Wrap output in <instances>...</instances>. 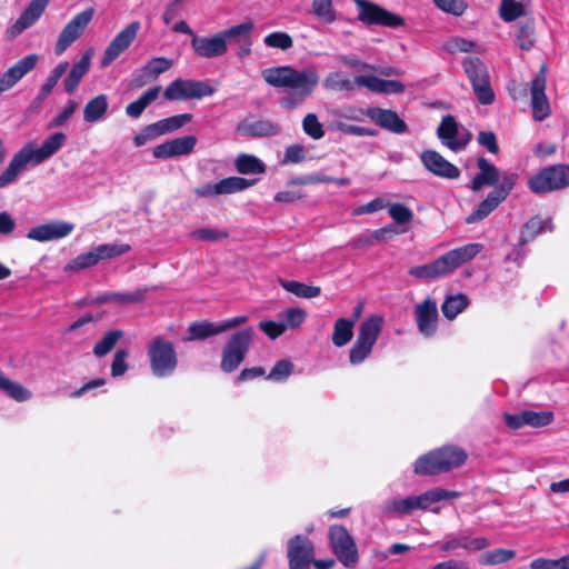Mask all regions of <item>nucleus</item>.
<instances>
[{
	"instance_id": "nucleus-1",
	"label": "nucleus",
	"mask_w": 569,
	"mask_h": 569,
	"mask_svg": "<svg viewBox=\"0 0 569 569\" xmlns=\"http://www.w3.org/2000/svg\"><path fill=\"white\" fill-rule=\"evenodd\" d=\"M263 80L271 87L289 89L281 97V106L295 109L302 104L317 88L320 76L316 67L309 66L297 70L291 66H280L264 69Z\"/></svg>"
},
{
	"instance_id": "nucleus-2",
	"label": "nucleus",
	"mask_w": 569,
	"mask_h": 569,
	"mask_svg": "<svg viewBox=\"0 0 569 569\" xmlns=\"http://www.w3.org/2000/svg\"><path fill=\"white\" fill-rule=\"evenodd\" d=\"M67 136L56 132L48 137L40 148L34 143L24 144L10 160L6 170L0 174V189L13 183L29 164H40L51 158L64 144Z\"/></svg>"
},
{
	"instance_id": "nucleus-3",
	"label": "nucleus",
	"mask_w": 569,
	"mask_h": 569,
	"mask_svg": "<svg viewBox=\"0 0 569 569\" xmlns=\"http://www.w3.org/2000/svg\"><path fill=\"white\" fill-rule=\"evenodd\" d=\"M482 249L481 243L465 244L446 252L429 263L410 268L409 274L419 280H433L450 276L459 267L472 260Z\"/></svg>"
},
{
	"instance_id": "nucleus-4",
	"label": "nucleus",
	"mask_w": 569,
	"mask_h": 569,
	"mask_svg": "<svg viewBox=\"0 0 569 569\" xmlns=\"http://www.w3.org/2000/svg\"><path fill=\"white\" fill-rule=\"evenodd\" d=\"M467 453L463 449L447 446L419 457L415 462V472L421 476H433L448 472L465 463Z\"/></svg>"
},
{
	"instance_id": "nucleus-5",
	"label": "nucleus",
	"mask_w": 569,
	"mask_h": 569,
	"mask_svg": "<svg viewBox=\"0 0 569 569\" xmlns=\"http://www.w3.org/2000/svg\"><path fill=\"white\" fill-rule=\"evenodd\" d=\"M383 323L385 319L379 315H372L361 322L357 339L349 352V360L352 365H360L370 356Z\"/></svg>"
},
{
	"instance_id": "nucleus-6",
	"label": "nucleus",
	"mask_w": 569,
	"mask_h": 569,
	"mask_svg": "<svg viewBox=\"0 0 569 569\" xmlns=\"http://www.w3.org/2000/svg\"><path fill=\"white\" fill-rule=\"evenodd\" d=\"M569 186V166L546 167L528 181L529 189L536 194L548 193Z\"/></svg>"
},
{
	"instance_id": "nucleus-7",
	"label": "nucleus",
	"mask_w": 569,
	"mask_h": 569,
	"mask_svg": "<svg viewBox=\"0 0 569 569\" xmlns=\"http://www.w3.org/2000/svg\"><path fill=\"white\" fill-rule=\"evenodd\" d=\"M463 69L472 84L477 100L481 104H491L495 100V92L485 63L479 58L468 57L463 60Z\"/></svg>"
},
{
	"instance_id": "nucleus-8",
	"label": "nucleus",
	"mask_w": 569,
	"mask_h": 569,
	"mask_svg": "<svg viewBox=\"0 0 569 569\" xmlns=\"http://www.w3.org/2000/svg\"><path fill=\"white\" fill-rule=\"evenodd\" d=\"M148 357L152 372L157 377L171 375L178 363L173 345L162 338H156L148 348Z\"/></svg>"
},
{
	"instance_id": "nucleus-9",
	"label": "nucleus",
	"mask_w": 569,
	"mask_h": 569,
	"mask_svg": "<svg viewBox=\"0 0 569 569\" xmlns=\"http://www.w3.org/2000/svg\"><path fill=\"white\" fill-rule=\"evenodd\" d=\"M329 540L332 552L337 559L347 568H355L359 561L357 545L342 526H331L329 528Z\"/></svg>"
},
{
	"instance_id": "nucleus-10",
	"label": "nucleus",
	"mask_w": 569,
	"mask_h": 569,
	"mask_svg": "<svg viewBox=\"0 0 569 569\" xmlns=\"http://www.w3.org/2000/svg\"><path fill=\"white\" fill-rule=\"evenodd\" d=\"M358 20L368 26L398 28L405 24L402 17L395 14L368 0H355Z\"/></svg>"
},
{
	"instance_id": "nucleus-11",
	"label": "nucleus",
	"mask_w": 569,
	"mask_h": 569,
	"mask_svg": "<svg viewBox=\"0 0 569 569\" xmlns=\"http://www.w3.org/2000/svg\"><path fill=\"white\" fill-rule=\"evenodd\" d=\"M214 88L201 80L176 79L164 90L166 100L180 101L212 96Z\"/></svg>"
},
{
	"instance_id": "nucleus-12",
	"label": "nucleus",
	"mask_w": 569,
	"mask_h": 569,
	"mask_svg": "<svg viewBox=\"0 0 569 569\" xmlns=\"http://www.w3.org/2000/svg\"><path fill=\"white\" fill-rule=\"evenodd\" d=\"M93 8H88L76 14L61 30L56 46V54H62L74 41H77L84 32L91 20L93 19Z\"/></svg>"
},
{
	"instance_id": "nucleus-13",
	"label": "nucleus",
	"mask_w": 569,
	"mask_h": 569,
	"mask_svg": "<svg viewBox=\"0 0 569 569\" xmlns=\"http://www.w3.org/2000/svg\"><path fill=\"white\" fill-rule=\"evenodd\" d=\"M315 555V545L306 536L296 535L287 542L289 569H310Z\"/></svg>"
},
{
	"instance_id": "nucleus-14",
	"label": "nucleus",
	"mask_w": 569,
	"mask_h": 569,
	"mask_svg": "<svg viewBox=\"0 0 569 569\" xmlns=\"http://www.w3.org/2000/svg\"><path fill=\"white\" fill-rule=\"evenodd\" d=\"M140 29V22L132 21L119 31L103 51L101 67H109L118 57H120L133 43Z\"/></svg>"
},
{
	"instance_id": "nucleus-15",
	"label": "nucleus",
	"mask_w": 569,
	"mask_h": 569,
	"mask_svg": "<svg viewBox=\"0 0 569 569\" xmlns=\"http://www.w3.org/2000/svg\"><path fill=\"white\" fill-rule=\"evenodd\" d=\"M415 319L419 332L429 338L432 337L438 328V306L437 301L427 297L422 302L415 307Z\"/></svg>"
},
{
	"instance_id": "nucleus-16",
	"label": "nucleus",
	"mask_w": 569,
	"mask_h": 569,
	"mask_svg": "<svg viewBox=\"0 0 569 569\" xmlns=\"http://www.w3.org/2000/svg\"><path fill=\"white\" fill-rule=\"evenodd\" d=\"M438 138L452 151H459L470 141L469 132H460L458 123L452 116H446L437 130Z\"/></svg>"
},
{
	"instance_id": "nucleus-17",
	"label": "nucleus",
	"mask_w": 569,
	"mask_h": 569,
	"mask_svg": "<svg viewBox=\"0 0 569 569\" xmlns=\"http://www.w3.org/2000/svg\"><path fill=\"white\" fill-rule=\"evenodd\" d=\"M197 141V137L191 134L173 138L156 146L152 150V154L157 159L188 156L193 152Z\"/></svg>"
},
{
	"instance_id": "nucleus-18",
	"label": "nucleus",
	"mask_w": 569,
	"mask_h": 569,
	"mask_svg": "<svg viewBox=\"0 0 569 569\" xmlns=\"http://www.w3.org/2000/svg\"><path fill=\"white\" fill-rule=\"evenodd\" d=\"M39 61L36 53L28 54L18 60L12 67L0 76V96L13 88L27 73L32 71Z\"/></svg>"
},
{
	"instance_id": "nucleus-19",
	"label": "nucleus",
	"mask_w": 569,
	"mask_h": 569,
	"mask_svg": "<svg viewBox=\"0 0 569 569\" xmlns=\"http://www.w3.org/2000/svg\"><path fill=\"white\" fill-rule=\"evenodd\" d=\"M74 229V224L66 221H53L31 228L27 238L38 242L60 240L68 237Z\"/></svg>"
},
{
	"instance_id": "nucleus-20",
	"label": "nucleus",
	"mask_w": 569,
	"mask_h": 569,
	"mask_svg": "<svg viewBox=\"0 0 569 569\" xmlns=\"http://www.w3.org/2000/svg\"><path fill=\"white\" fill-rule=\"evenodd\" d=\"M191 47L197 57L204 59L219 58L228 52V47L219 32L209 37L193 36Z\"/></svg>"
},
{
	"instance_id": "nucleus-21",
	"label": "nucleus",
	"mask_w": 569,
	"mask_h": 569,
	"mask_svg": "<svg viewBox=\"0 0 569 569\" xmlns=\"http://www.w3.org/2000/svg\"><path fill=\"white\" fill-rule=\"evenodd\" d=\"M423 167L432 174L445 179H457L460 176L458 167L446 160L439 152L426 150L420 154Z\"/></svg>"
},
{
	"instance_id": "nucleus-22",
	"label": "nucleus",
	"mask_w": 569,
	"mask_h": 569,
	"mask_svg": "<svg viewBox=\"0 0 569 569\" xmlns=\"http://www.w3.org/2000/svg\"><path fill=\"white\" fill-rule=\"evenodd\" d=\"M546 72L541 69L531 81V108L535 120L542 121L550 114V106L545 93Z\"/></svg>"
},
{
	"instance_id": "nucleus-23",
	"label": "nucleus",
	"mask_w": 569,
	"mask_h": 569,
	"mask_svg": "<svg viewBox=\"0 0 569 569\" xmlns=\"http://www.w3.org/2000/svg\"><path fill=\"white\" fill-rule=\"evenodd\" d=\"M49 2L50 0H31L17 21L7 30L8 36L16 38L33 26L40 19Z\"/></svg>"
},
{
	"instance_id": "nucleus-24",
	"label": "nucleus",
	"mask_w": 569,
	"mask_h": 569,
	"mask_svg": "<svg viewBox=\"0 0 569 569\" xmlns=\"http://www.w3.org/2000/svg\"><path fill=\"white\" fill-rule=\"evenodd\" d=\"M366 116L380 128L392 133L402 134L408 131L407 123L393 110L371 107L366 110Z\"/></svg>"
},
{
	"instance_id": "nucleus-25",
	"label": "nucleus",
	"mask_w": 569,
	"mask_h": 569,
	"mask_svg": "<svg viewBox=\"0 0 569 569\" xmlns=\"http://www.w3.org/2000/svg\"><path fill=\"white\" fill-rule=\"evenodd\" d=\"M93 57V49L86 50L78 62H76L68 76L63 80L64 90L68 93H73L80 84L82 78L89 72L91 60Z\"/></svg>"
},
{
	"instance_id": "nucleus-26",
	"label": "nucleus",
	"mask_w": 569,
	"mask_h": 569,
	"mask_svg": "<svg viewBox=\"0 0 569 569\" xmlns=\"http://www.w3.org/2000/svg\"><path fill=\"white\" fill-rule=\"evenodd\" d=\"M355 83L377 93H402L405 84L397 80H385L375 76H357Z\"/></svg>"
},
{
	"instance_id": "nucleus-27",
	"label": "nucleus",
	"mask_w": 569,
	"mask_h": 569,
	"mask_svg": "<svg viewBox=\"0 0 569 569\" xmlns=\"http://www.w3.org/2000/svg\"><path fill=\"white\" fill-rule=\"evenodd\" d=\"M479 172L471 181L470 188L473 191L480 190L483 186H493L499 180L498 169L485 158H479L477 161Z\"/></svg>"
},
{
	"instance_id": "nucleus-28",
	"label": "nucleus",
	"mask_w": 569,
	"mask_h": 569,
	"mask_svg": "<svg viewBox=\"0 0 569 569\" xmlns=\"http://www.w3.org/2000/svg\"><path fill=\"white\" fill-rule=\"evenodd\" d=\"M459 496L460 493L458 491L435 488L429 491H426L420 496H415L416 509L425 510L429 508L432 503L439 502L441 500L455 499L458 498Z\"/></svg>"
},
{
	"instance_id": "nucleus-29",
	"label": "nucleus",
	"mask_w": 569,
	"mask_h": 569,
	"mask_svg": "<svg viewBox=\"0 0 569 569\" xmlns=\"http://www.w3.org/2000/svg\"><path fill=\"white\" fill-rule=\"evenodd\" d=\"M108 97L98 94L87 102L83 108V119L88 123H96L103 119L108 111Z\"/></svg>"
},
{
	"instance_id": "nucleus-30",
	"label": "nucleus",
	"mask_w": 569,
	"mask_h": 569,
	"mask_svg": "<svg viewBox=\"0 0 569 569\" xmlns=\"http://www.w3.org/2000/svg\"><path fill=\"white\" fill-rule=\"evenodd\" d=\"M253 335L254 331L252 328H246L243 330L237 331L229 338L224 349L246 357L252 342Z\"/></svg>"
},
{
	"instance_id": "nucleus-31",
	"label": "nucleus",
	"mask_w": 569,
	"mask_h": 569,
	"mask_svg": "<svg viewBox=\"0 0 569 569\" xmlns=\"http://www.w3.org/2000/svg\"><path fill=\"white\" fill-rule=\"evenodd\" d=\"M160 91L161 87L157 86L143 92L138 100L126 107L127 116L134 119L139 118L146 108L159 97Z\"/></svg>"
},
{
	"instance_id": "nucleus-32",
	"label": "nucleus",
	"mask_w": 569,
	"mask_h": 569,
	"mask_svg": "<svg viewBox=\"0 0 569 569\" xmlns=\"http://www.w3.org/2000/svg\"><path fill=\"white\" fill-rule=\"evenodd\" d=\"M503 200L500 199L495 192H490L485 200H482L476 210H473L467 218L466 222L477 223L487 218Z\"/></svg>"
},
{
	"instance_id": "nucleus-33",
	"label": "nucleus",
	"mask_w": 569,
	"mask_h": 569,
	"mask_svg": "<svg viewBox=\"0 0 569 569\" xmlns=\"http://www.w3.org/2000/svg\"><path fill=\"white\" fill-rule=\"evenodd\" d=\"M253 30V22L248 20L242 23L232 26L226 30L219 31V33L223 38L226 47H228L229 42H244L249 40Z\"/></svg>"
},
{
	"instance_id": "nucleus-34",
	"label": "nucleus",
	"mask_w": 569,
	"mask_h": 569,
	"mask_svg": "<svg viewBox=\"0 0 569 569\" xmlns=\"http://www.w3.org/2000/svg\"><path fill=\"white\" fill-rule=\"evenodd\" d=\"M279 284L298 298L312 299L321 295L320 287L309 286L300 281L279 279Z\"/></svg>"
},
{
	"instance_id": "nucleus-35",
	"label": "nucleus",
	"mask_w": 569,
	"mask_h": 569,
	"mask_svg": "<svg viewBox=\"0 0 569 569\" xmlns=\"http://www.w3.org/2000/svg\"><path fill=\"white\" fill-rule=\"evenodd\" d=\"M253 184L254 180H248L241 177H228L214 183L217 196L240 192Z\"/></svg>"
},
{
	"instance_id": "nucleus-36",
	"label": "nucleus",
	"mask_w": 569,
	"mask_h": 569,
	"mask_svg": "<svg viewBox=\"0 0 569 569\" xmlns=\"http://www.w3.org/2000/svg\"><path fill=\"white\" fill-rule=\"evenodd\" d=\"M355 320L339 318L333 325L332 343L336 347L346 346L353 336Z\"/></svg>"
},
{
	"instance_id": "nucleus-37",
	"label": "nucleus",
	"mask_w": 569,
	"mask_h": 569,
	"mask_svg": "<svg viewBox=\"0 0 569 569\" xmlns=\"http://www.w3.org/2000/svg\"><path fill=\"white\" fill-rule=\"evenodd\" d=\"M189 340H203L209 337L222 333L220 322L214 323L208 320L196 321L188 328Z\"/></svg>"
},
{
	"instance_id": "nucleus-38",
	"label": "nucleus",
	"mask_w": 569,
	"mask_h": 569,
	"mask_svg": "<svg viewBox=\"0 0 569 569\" xmlns=\"http://www.w3.org/2000/svg\"><path fill=\"white\" fill-rule=\"evenodd\" d=\"M469 306V298L463 293L448 296L442 306L441 311L448 320H453Z\"/></svg>"
},
{
	"instance_id": "nucleus-39",
	"label": "nucleus",
	"mask_w": 569,
	"mask_h": 569,
	"mask_svg": "<svg viewBox=\"0 0 569 569\" xmlns=\"http://www.w3.org/2000/svg\"><path fill=\"white\" fill-rule=\"evenodd\" d=\"M0 390L16 401L22 402L31 398V392L19 382L10 380L0 370Z\"/></svg>"
},
{
	"instance_id": "nucleus-40",
	"label": "nucleus",
	"mask_w": 569,
	"mask_h": 569,
	"mask_svg": "<svg viewBox=\"0 0 569 569\" xmlns=\"http://www.w3.org/2000/svg\"><path fill=\"white\" fill-rule=\"evenodd\" d=\"M236 169L241 174L263 173L266 164L252 154L242 153L236 158Z\"/></svg>"
},
{
	"instance_id": "nucleus-41",
	"label": "nucleus",
	"mask_w": 569,
	"mask_h": 569,
	"mask_svg": "<svg viewBox=\"0 0 569 569\" xmlns=\"http://www.w3.org/2000/svg\"><path fill=\"white\" fill-rule=\"evenodd\" d=\"M99 263L96 250L92 247L89 251L80 253L64 266L66 272H78Z\"/></svg>"
},
{
	"instance_id": "nucleus-42",
	"label": "nucleus",
	"mask_w": 569,
	"mask_h": 569,
	"mask_svg": "<svg viewBox=\"0 0 569 569\" xmlns=\"http://www.w3.org/2000/svg\"><path fill=\"white\" fill-rule=\"evenodd\" d=\"M68 68L69 62L62 61L51 70L49 77L47 78L46 82L42 84L39 91V100H44L52 92L61 77L67 72Z\"/></svg>"
},
{
	"instance_id": "nucleus-43",
	"label": "nucleus",
	"mask_w": 569,
	"mask_h": 569,
	"mask_svg": "<svg viewBox=\"0 0 569 569\" xmlns=\"http://www.w3.org/2000/svg\"><path fill=\"white\" fill-rule=\"evenodd\" d=\"M93 248L96 250L99 262L102 260H111L118 258L131 250V246L128 243H103Z\"/></svg>"
},
{
	"instance_id": "nucleus-44",
	"label": "nucleus",
	"mask_w": 569,
	"mask_h": 569,
	"mask_svg": "<svg viewBox=\"0 0 569 569\" xmlns=\"http://www.w3.org/2000/svg\"><path fill=\"white\" fill-rule=\"evenodd\" d=\"M552 420L553 413L551 411H522V421H525V426L541 428L550 425Z\"/></svg>"
},
{
	"instance_id": "nucleus-45",
	"label": "nucleus",
	"mask_w": 569,
	"mask_h": 569,
	"mask_svg": "<svg viewBox=\"0 0 569 569\" xmlns=\"http://www.w3.org/2000/svg\"><path fill=\"white\" fill-rule=\"evenodd\" d=\"M355 84V80L345 78L339 71L330 72L323 80V87L327 90L351 91Z\"/></svg>"
},
{
	"instance_id": "nucleus-46",
	"label": "nucleus",
	"mask_w": 569,
	"mask_h": 569,
	"mask_svg": "<svg viewBox=\"0 0 569 569\" xmlns=\"http://www.w3.org/2000/svg\"><path fill=\"white\" fill-rule=\"evenodd\" d=\"M525 14V7L516 0H501L499 16L506 22H511Z\"/></svg>"
},
{
	"instance_id": "nucleus-47",
	"label": "nucleus",
	"mask_w": 569,
	"mask_h": 569,
	"mask_svg": "<svg viewBox=\"0 0 569 569\" xmlns=\"http://www.w3.org/2000/svg\"><path fill=\"white\" fill-rule=\"evenodd\" d=\"M172 67V60L164 57H156L147 62L141 72L148 78L156 79L159 74L168 71Z\"/></svg>"
},
{
	"instance_id": "nucleus-48",
	"label": "nucleus",
	"mask_w": 569,
	"mask_h": 569,
	"mask_svg": "<svg viewBox=\"0 0 569 569\" xmlns=\"http://www.w3.org/2000/svg\"><path fill=\"white\" fill-rule=\"evenodd\" d=\"M122 336H123V332L121 330L108 331L103 336V338L99 342H97L96 346L93 347V353L97 357L106 356L113 349V347L116 346L118 340L122 338Z\"/></svg>"
},
{
	"instance_id": "nucleus-49",
	"label": "nucleus",
	"mask_w": 569,
	"mask_h": 569,
	"mask_svg": "<svg viewBox=\"0 0 569 569\" xmlns=\"http://www.w3.org/2000/svg\"><path fill=\"white\" fill-rule=\"evenodd\" d=\"M280 317L283 320L282 323L286 326V330H293L299 328L305 322L307 312L302 308L292 307L283 310L280 313Z\"/></svg>"
},
{
	"instance_id": "nucleus-50",
	"label": "nucleus",
	"mask_w": 569,
	"mask_h": 569,
	"mask_svg": "<svg viewBox=\"0 0 569 569\" xmlns=\"http://www.w3.org/2000/svg\"><path fill=\"white\" fill-rule=\"evenodd\" d=\"M516 552L511 549H495L480 556L479 562L483 566H493L507 562L515 558Z\"/></svg>"
},
{
	"instance_id": "nucleus-51",
	"label": "nucleus",
	"mask_w": 569,
	"mask_h": 569,
	"mask_svg": "<svg viewBox=\"0 0 569 569\" xmlns=\"http://www.w3.org/2000/svg\"><path fill=\"white\" fill-rule=\"evenodd\" d=\"M385 512L396 515H407L416 510L415 496L403 499H393L388 501L385 507Z\"/></svg>"
},
{
	"instance_id": "nucleus-52",
	"label": "nucleus",
	"mask_w": 569,
	"mask_h": 569,
	"mask_svg": "<svg viewBox=\"0 0 569 569\" xmlns=\"http://www.w3.org/2000/svg\"><path fill=\"white\" fill-rule=\"evenodd\" d=\"M312 12L317 18L327 23L336 20L332 0H312Z\"/></svg>"
},
{
	"instance_id": "nucleus-53",
	"label": "nucleus",
	"mask_w": 569,
	"mask_h": 569,
	"mask_svg": "<svg viewBox=\"0 0 569 569\" xmlns=\"http://www.w3.org/2000/svg\"><path fill=\"white\" fill-rule=\"evenodd\" d=\"M192 116L190 113H182L172 117H168L166 119L159 120L160 128L163 134H168L174 132L182 128L184 124L190 122Z\"/></svg>"
},
{
	"instance_id": "nucleus-54",
	"label": "nucleus",
	"mask_w": 569,
	"mask_h": 569,
	"mask_svg": "<svg viewBox=\"0 0 569 569\" xmlns=\"http://www.w3.org/2000/svg\"><path fill=\"white\" fill-rule=\"evenodd\" d=\"M435 6L448 14L460 17L468 9L467 0H432Z\"/></svg>"
},
{
	"instance_id": "nucleus-55",
	"label": "nucleus",
	"mask_w": 569,
	"mask_h": 569,
	"mask_svg": "<svg viewBox=\"0 0 569 569\" xmlns=\"http://www.w3.org/2000/svg\"><path fill=\"white\" fill-rule=\"evenodd\" d=\"M302 129L307 136L315 140L323 138L325 130L322 123L315 113H308L302 120Z\"/></svg>"
},
{
	"instance_id": "nucleus-56",
	"label": "nucleus",
	"mask_w": 569,
	"mask_h": 569,
	"mask_svg": "<svg viewBox=\"0 0 569 569\" xmlns=\"http://www.w3.org/2000/svg\"><path fill=\"white\" fill-rule=\"evenodd\" d=\"M263 43L268 48L288 50L293 46V40L287 32L276 31L266 36Z\"/></svg>"
},
{
	"instance_id": "nucleus-57",
	"label": "nucleus",
	"mask_w": 569,
	"mask_h": 569,
	"mask_svg": "<svg viewBox=\"0 0 569 569\" xmlns=\"http://www.w3.org/2000/svg\"><path fill=\"white\" fill-rule=\"evenodd\" d=\"M476 48V43L461 37H452L443 43V49L451 54L459 52H471Z\"/></svg>"
},
{
	"instance_id": "nucleus-58",
	"label": "nucleus",
	"mask_w": 569,
	"mask_h": 569,
	"mask_svg": "<svg viewBox=\"0 0 569 569\" xmlns=\"http://www.w3.org/2000/svg\"><path fill=\"white\" fill-rule=\"evenodd\" d=\"M531 569H569V555L559 559L537 558L530 562Z\"/></svg>"
},
{
	"instance_id": "nucleus-59",
	"label": "nucleus",
	"mask_w": 569,
	"mask_h": 569,
	"mask_svg": "<svg viewBox=\"0 0 569 569\" xmlns=\"http://www.w3.org/2000/svg\"><path fill=\"white\" fill-rule=\"evenodd\" d=\"M147 291V288H139L133 292H112L111 298L119 305L137 303L143 301Z\"/></svg>"
},
{
	"instance_id": "nucleus-60",
	"label": "nucleus",
	"mask_w": 569,
	"mask_h": 569,
	"mask_svg": "<svg viewBox=\"0 0 569 569\" xmlns=\"http://www.w3.org/2000/svg\"><path fill=\"white\" fill-rule=\"evenodd\" d=\"M191 237L202 241H219L229 237L228 231L214 228H200L191 232Z\"/></svg>"
},
{
	"instance_id": "nucleus-61",
	"label": "nucleus",
	"mask_w": 569,
	"mask_h": 569,
	"mask_svg": "<svg viewBox=\"0 0 569 569\" xmlns=\"http://www.w3.org/2000/svg\"><path fill=\"white\" fill-rule=\"evenodd\" d=\"M293 369V365L289 360H280L278 361L271 371L269 372L267 379L273 380V381H282L287 379Z\"/></svg>"
},
{
	"instance_id": "nucleus-62",
	"label": "nucleus",
	"mask_w": 569,
	"mask_h": 569,
	"mask_svg": "<svg viewBox=\"0 0 569 569\" xmlns=\"http://www.w3.org/2000/svg\"><path fill=\"white\" fill-rule=\"evenodd\" d=\"M546 224L547 222L539 218H532L529 220L523 227L521 243L532 240L545 229Z\"/></svg>"
},
{
	"instance_id": "nucleus-63",
	"label": "nucleus",
	"mask_w": 569,
	"mask_h": 569,
	"mask_svg": "<svg viewBox=\"0 0 569 569\" xmlns=\"http://www.w3.org/2000/svg\"><path fill=\"white\" fill-rule=\"evenodd\" d=\"M244 356L229 351L223 348L222 350V359H221V369L224 372H232L234 371L240 363L244 360Z\"/></svg>"
},
{
	"instance_id": "nucleus-64",
	"label": "nucleus",
	"mask_w": 569,
	"mask_h": 569,
	"mask_svg": "<svg viewBox=\"0 0 569 569\" xmlns=\"http://www.w3.org/2000/svg\"><path fill=\"white\" fill-rule=\"evenodd\" d=\"M390 217L399 224L408 223L412 220V211L402 203H392L389 207Z\"/></svg>"
}]
</instances>
